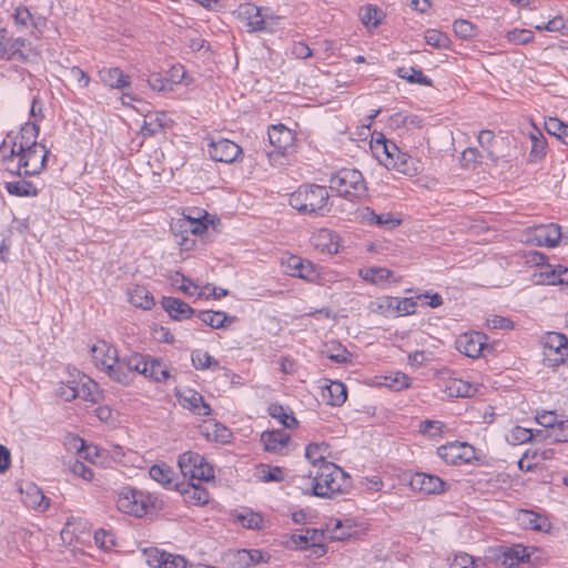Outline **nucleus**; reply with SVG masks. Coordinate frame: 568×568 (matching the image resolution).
Instances as JSON below:
<instances>
[{
	"instance_id": "1",
	"label": "nucleus",
	"mask_w": 568,
	"mask_h": 568,
	"mask_svg": "<svg viewBox=\"0 0 568 568\" xmlns=\"http://www.w3.org/2000/svg\"><path fill=\"white\" fill-rule=\"evenodd\" d=\"M310 488H304L305 494H311L321 498H333L338 494L346 493L351 487L349 476L337 465L324 463L318 465V469L313 476L310 473Z\"/></svg>"
},
{
	"instance_id": "2",
	"label": "nucleus",
	"mask_w": 568,
	"mask_h": 568,
	"mask_svg": "<svg viewBox=\"0 0 568 568\" xmlns=\"http://www.w3.org/2000/svg\"><path fill=\"white\" fill-rule=\"evenodd\" d=\"M49 153L50 151L43 143H38L14 154V158L4 156L6 170L19 176L37 175L45 168Z\"/></svg>"
},
{
	"instance_id": "3",
	"label": "nucleus",
	"mask_w": 568,
	"mask_h": 568,
	"mask_svg": "<svg viewBox=\"0 0 568 568\" xmlns=\"http://www.w3.org/2000/svg\"><path fill=\"white\" fill-rule=\"evenodd\" d=\"M329 193L323 185H301L290 196V205L301 213L324 215L331 211Z\"/></svg>"
},
{
	"instance_id": "4",
	"label": "nucleus",
	"mask_w": 568,
	"mask_h": 568,
	"mask_svg": "<svg viewBox=\"0 0 568 568\" xmlns=\"http://www.w3.org/2000/svg\"><path fill=\"white\" fill-rule=\"evenodd\" d=\"M329 187L339 196L359 202L367 194V186L362 173L355 169H342L329 179Z\"/></svg>"
},
{
	"instance_id": "5",
	"label": "nucleus",
	"mask_w": 568,
	"mask_h": 568,
	"mask_svg": "<svg viewBox=\"0 0 568 568\" xmlns=\"http://www.w3.org/2000/svg\"><path fill=\"white\" fill-rule=\"evenodd\" d=\"M116 507L121 513L143 517L151 507H154V498L132 487H122L118 491Z\"/></svg>"
},
{
	"instance_id": "6",
	"label": "nucleus",
	"mask_w": 568,
	"mask_h": 568,
	"mask_svg": "<svg viewBox=\"0 0 568 568\" xmlns=\"http://www.w3.org/2000/svg\"><path fill=\"white\" fill-rule=\"evenodd\" d=\"M140 366H143V369H145L144 355L138 353L124 357H119L118 355L116 363L109 368L106 374L119 384L130 385L139 374Z\"/></svg>"
},
{
	"instance_id": "7",
	"label": "nucleus",
	"mask_w": 568,
	"mask_h": 568,
	"mask_svg": "<svg viewBox=\"0 0 568 568\" xmlns=\"http://www.w3.org/2000/svg\"><path fill=\"white\" fill-rule=\"evenodd\" d=\"M179 467L184 477L191 480L210 481L214 479V469L205 458L193 452H185L179 457Z\"/></svg>"
},
{
	"instance_id": "8",
	"label": "nucleus",
	"mask_w": 568,
	"mask_h": 568,
	"mask_svg": "<svg viewBox=\"0 0 568 568\" xmlns=\"http://www.w3.org/2000/svg\"><path fill=\"white\" fill-rule=\"evenodd\" d=\"M544 355L551 366L562 364L568 357V337L559 332H548L542 338Z\"/></svg>"
},
{
	"instance_id": "9",
	"label": "nucleus",
	"mask_w": 568,
	"mask_h": 568,
	"mask_svg": "<svg viewBox=\"0 0 568 568\" xmlns=\"http://www.w3.org/2000/svg\"><path fill=\"white\" fill-rule=\"evenodd\" d=\"M39 125L37 123H24L20 131L16 134L9 133L7 140L3 141L2 148L6 146L7 143H10V154L14 158V154L21 153L24 149H29L36 144H38L37 139L39 135Z\"/></svg>"
},
{
	"instance_id": "10",
	"label": "nucleus",
	"mask_w": 568,
	"mask_h": 568,
	"mask_svg": "<svg viewBox=\"0 0 568 568\" xmlns=\"http://www.w3.org/2000/svg\"><path fill=\"white\" fill-rule=\"evenodd\" d=\"M239 16L244 21L247 31H271L268 27V20L274 19L267 13H263V9L252 3L241 4L239 8ZM275 19H278L276 17Z\"/></svg>"
},
{
	"instance_id": "11",
	"label": "nucleus",
	"mask_w": 568,
	"mask_h": 568,
	"mask_svg": "<svg viewBox=\"0 0 568 568\" xmlns=\"http://www.w3.org/2000/svg\"><path fill=\"white\" fill-rule=\"evenodd\" d=\"M207 152L212 160L223 163H233L242 155V148L229 139L211 140Z\"/></svg>"
},
{
	"instance_id": "12",
	"label": "nucleus",
	"mask_w": 568,
	"mask_h": 568,
	"mask_svg": "<svg viewBox=\"0 0 568 568\" xmlns=\"http://www.w3.org/2000/svg\"><path fill=\"white\" fill-rule=\"evenodd\" d=\"M487 336L485 334L474 332L462 334L456 341L457 349L467 357H479L486 347Z\"/></svg>"
},
{
	"instance_id": "13",
	"label": "nucleus",
	"mask_w": 568,
	"mask_h": 568,
	"mask_svg": "<svg viewBox=\"0 0 568 568\" xmlns=\"http://www.w3.org/2000/svg\"><path fill=\"white\" fill-rule=\"evenodd\" d=\"M409 486L423 494H442L447 489V483L435 475L416 473L412 476Z\"/></svg>"
},
{
	"instance_id": "14",
	"label": "nucleus",
	"mask_w": 568,
	"mask_h": 568,
	"mask_svg": "<svg viewBox=\"0 0 568 568\" xmlns=\"http://www.w3.org/2000/svg\"><path fill=\"white\" fill-rule=\"evenodd\" d=\"M261 442L266 452L285 455L288 452L291 435L281 429L266 430L261 434Z\"/></svg>"
},
{
	"instance_id": "15",
	"label": "nucleus",
	"mask_w": 568,
	"mask_h": 568,
	"mask_svg": "<svg viewBox=\"0 0 568 568\" xmlns=\"http://www.w3.org/2000/svg\"><path fill=\"white\" fill-rule=\"evenodd\" d=\"M179 403L183 408L200 416H209L212 413L211 406L204 402L203 396L191 388L178 393Z\"/></svg>"
},
{
	"instance_id": "16",
	"label": "nucleus",
	"mask_w": 568,
	"mask_h": 568,
	"mask_svg": "<svg viewBox=\"0 0 568 568\" xmlns=\"http://www.w3.org/2000/svg\"><path fill=\"white\" fill-rule=\"evenodd\" d=\"M534 282L542 285H564L568 293V268L561 265L552 267L547 264L545 271L539 272V274H534Z\"/></svg>"
},
{
	"instance_id": "17",
	"label": "nucleus",
	"mask_w": 568,
	"mask_h": 568,
	"mask_svg": "<svg viewBox=\"0 0 568 568\" xmlns=\"http://www.w3.org/2000/svg\"><path fill=\"white\" fill-rule=\"evenodd\" d=\"M270 143L282 154L293 148L295 135L284 124L272 125L268 129Z\"/></svg>"
},
{
	"instance_id": "18",
	"label": "nucleus",
	"mask_w": 568,
	"mask_h": 568,
	"mask_svg": "<svg viewBox=\"0 0 568 568\" xmlns=\"http://www.w3.org/2000/svg\"><path fill=\"white\" fill-rule=\"evenodd\" d=\"M311 244L320 252L327 254H336L339 243L338 236L328 229H320L311 236Z\"/></svg>"
},
{
	"instance_id": "19",
	"label": "nucleus",
	"mask_w": 568,
	"mask_h": 568,
	"mask_svg": "<svg viewBox=\"0 0 568 568\" xmlns=\"http://www.w3.org/2000/svg\"><path fill=\"white\" fill-rule=\"evenodd\" d=\"M470 448L471 447L466 443L455 442L438 447L437 454L447 464L457 465L469 460L467 450Z\"/></svg>"
},
{
	"instance_id": "20",
	"label": "nucleus",
	"mask_w": 568,
	"mask_h": 568,
	"mask_svg": "<svg viewBox=\"0 0 568 568\" xmlns=\"http://www.w3.org/2000/svg\"><path fill=\"white\" fill-rule=\"evenodd\" d=\"M387 162L385 163L387 170H396L404 175L414 176L420 171V161L400 150L393 161Z\"/></svg>"
},
{
	"instance_id": "21",
	"label": "nucleus",
	"mask_w": 568,
	"mask_h": 568,
	"mask_svg": "<svg viewBox=\"0 0 568 568\" xmlns=\"http://www.w3.org/2000/svg\"><path fill=\"white\" fill-rule=\"evenodd\" d=\"M92 358L98 367L105 372L116 363L118 351L104 341H100L91 348Z\"/></svg>"
},
{
	"instance_id": "22",
	"label": "nucleus",
	"mask_w": 568,
	"mask_h": 568,
	"mask_svg": "<svg viewBox=\"0 0 568 568\" xmlns=\"http://www.w3.org/2000/svg\"><path fill=\"white\" fill-rule=\"evenodd\" d=\"M286 273L290 276L300 277L306 281H313L316 277L314 265L302 260L300 256L291 255L285 261Z\"/></svg>"
},
{
	"instance_id": "23",
	"label": "nucleus",
	"mask_w": 568,
	"mask_h": 568,
	"mask_svg": "<svg viewBox=\"0 0 568 568\" xmlns=\"http://www.w3.org/2000/svg\"><path fill=\"white\" fill-rule=\"evenodd\" d=\"M209 219H190L189 216H180L172 221L171 230L179 232H190L192 236H202L209 229Z\"/></svg>"
},
{
	"instance_id": "24",
	"label": "nucleus",
	"mask_w": 568,
	"mask_h": 568,
	"mask_svg": "<svg viewBox=\"0 0 568 568\" xmlns=\"http://www.w3.org/2000/svg\"><path fill=\"white\" fill-rule=\"evenodd\" d=\"M23 504L32 509L45 511L50 507V500L45 497L42 490L34 484H27L21 489Z\"/></svg>"
},
{
	"instance_id": "25",
	"label": "nucleus",
	"mask_w": 568,
	"mask_h": 568,
	"mask_svg": "<svg viewBox=\"0 0 568 568\" xmlns=\"http://www.w3.org/2000/svg\"><path fill=\"white\" fill-rule=\"evenodd\" d=\"M532 236L538 246L555 247L561 237L560 226L555 223L537 226L534 230Z\"/></svg>"
},
{
	"instance_id": "26",
	"label": "nucleus",
	"mask_w": 568,
	"mask_h": 568,
	"mask_svg": "<svg viewBox=\"0 0 568 568\" xmlns=\"http://www.w3.org/2000/svg\"><path fill=\"white\" fill-rule=\"evenodd\" d=\"M176 488L184 497L185 501L202 506L209 503L210 493L201 484L187 483L176 485Z\"/></svg>"
},
{
	"instance_id": "27",
	"label": "nucleus",
	"mask_w": 568,
	"mask_h": 568,
	"mask_svg": "<svg viewBox=\"0 0 568 568\" xmlns=\"http://www.w3.org/2000/svg\"><path fill=\"white\" fill-rule=\"evenodd\" d=\"M528 557L524 546L515 545L503 550L499 562L504 568H521Z\"/></svg>"
},
{
	"instance_id": "28",
	"label": "nucleus",
	"mask_w": 568,
	"mask_h": 568,
	"mask_svg": "<svg viewBox=\"0 0 568 568\" xmlns=\"http://www.w3.org/2000/svg\"><path fill=\"white\" fill-rule=\"evenodd\" d=\"M102 82L111 89L122 90L130 87L131 80L120 68H108L99 71Z\"/></svg>"
},
{
	"instance_id": "29",
	"label": "nucleus",
	"mask_w": 568,
	"mask_h": 568,
	"mask_svg": "<svg viewBox=\"0 0 568 568\" xmlns=\"http://www.w3.org/2000/svg\"><path fill=\"white\" fill-rule=\"evenodd\" d=\"M362 217L369 224H376L386 230H393L402 224V219L392 213L377 214L369 207H365Z\"/></svg>"
},
{
	"instance_id": "30",
	"label": "nucleus",
	"mask_w": 568,
	"mask_h": 568,
	"mask_svg": "<svg viewBox=\"0 0 568 568\" xmlns=\"http://www.w3.org/2000/svg\"><path fill=\"white\" fill-rule=\"evenodd\" d=\"M516 520L525 529L544 531L547 530V528L549 527L547 518L532 510H519L517 513Z\"/></svg>"
},
{
	"instance_id": "31",
	"label": "nucleus",
	"mask_w": 568,
	"mask_h": 568,
	"mask_svg": "<svg viewBox=\"0 0 568 568\" xmlns=\"http://www.w3.org/2000/svg\"><path fill=\"white\" fill-rule=\"evenodd\" d=\"M476 392L475 385L459 378H448L444 385V393L448 397H471Z\"/></svg>"
},
{
	"instance_id": "32",
	"label": "nucleus",
	"mask_w": 568,
	"mask_h": 568,
	"mask_svg": "<svg viewBox=\"0 0 568 568\" xmlns=\"http://www.w3.org/2000/svg\"><path fill=\"white\" fill-rule=\"evenodd\" d=\"M162 306L173 320L189 318L194 313L187 303L175 297H163Z\"/></svg>"
},
{
	"instance_id": "33",
	"label": "nucleus",
	"mask_w": 568,
	"mask_h": 568,
	"mask_svg": "<svg viewBox=\"0 0 568 568\" xmlns=\"http://www.w3.org/2000/svg\"><path fill=\"white\" fill-rule=\"evenodd\" d=\"M323 398L332 406H341L347 398V388L339 381H329L324 386Z\"/></svg>"
},
{
	"instance_id": "34",
	"label": "nucleus",
	"mask_w": 568,
	"mask_h": 568,
	"mask_svg": "<svg viewBox=\"0 0 568 568\" xmlns=\"http://www.w3.org/2000/svg\"><path fill=\"white\" fill-rule=\"evenodd\" d=\"M145 357V369L143 366H140V375H143L146 378L153 379L155 382H165L169 377V371L163 365L162 362L151 358L150 356Z\"/></svg>"
},
{
	"instance_id": "35",
	"label": "nucleus",
	"mask_w": 568,
	"mask_h": 568,
	"mask_svg": "<svg viewBox=\"0 0 568 568\" xmlns=\"http://www.w3.org/2000/svg\"><path fill=\"white\" fill-rule=\"evenodd\" d=\"M359 276L371 284L384 286L394 277V272L386 267H366L359 270Z\"/></svg>"
},
{
	"instance_id": "36",
	"label": "nucleus",
	"mask_w": 568,
	"mask_h": 568,
	"mask_svg": "<svg viewBox=\"0 0 568 568\" xmlns=\"http://www.w3.org/2000/svg\"><path fill=\"white\" fill-rule=\"evenodd\" d=\"M324 532L318 529H306L304 532L294 534L292 536L293 544L301 548L306 549L308 547H321L323 548L322 540Z\"/></svg>"
},
{
	"instance_id": "37",
	"label": "nucleus",
	"mask_w": 568,
	"mask_h": 568,
	"mask_svg": "<svg viewBox=\"0 0 568 568\" xmlns=\"http://www.w3.org/2000/svg\"><path fill=\"white\" fill-rule=\"evenodd\" d=\"M381 308H395L400 315H410L416 312L417 303L413 298L386 297Z\"/></svg>"
},
{
	"instance_id": "38",
	"label": "nucleus",
	"mask_w": 568,
	"mask_h": 568,
	"mask_svg": "<svg viewBox=\"0 0 568 568\" xmlns=\"http://www.w3.org/2000/svg\"><path fill=\"white\" fill-rule=\"evenodd\" d=\"M129 301L135 307L150 310L154 305V298L151 293L144 287L136 285L129 291Z\"/></svg>"
},
{
	"instance_id": "39",
	"label": "nucleus",
	"mask_w": 568,
	"mask_h": 568,
	"mask_svg": "<svg viewBox=\"0 0 568 568\" xmlns=\"http://www.w3.org/2000/svg\"><path fill=\"white\" fill-rule=\"evenodd\" d=\"M166 114L162 113H149L144 116L141 133L144 136H151L159 133L165 125Z\"/></svg>"
},
{
	"instance_id": "40",
	"label": "nucleus",
	"mask_w": 568,
	"mask_h": 568,
	"mask_svg": "<svg viewBox=\"0 0 568 568\" xmlns=\"http://www.w3.org/2000/svg\"><path fill=\"white\" fill-rule=\"evenodd\" d=\"M4 187L9 194L16 196H36L38 194L37 186L26 180L7 182Z\"/></svg>"
},
{
	"instance_id": "41",
	"label": "nucleus",
	"mask_w": 568,
	"mask_h": 568,
	"mask_svg": "<svg viewBox=\"0 0 568 568\" xmlns=\"http://www.w3.org/2000/svg\"><path fill=\"white\" fill-rule=\"evenodd\" d=\"M79 397L88 402L98 403L103 396L99 385L89 377H84L79 385Z\"/></svg>"
},
{
	"instance_id": "42",
	"label": "nucleus",
	"mask_w": 568,
	"mask_h": 568,
	"mask_svg": "<svg viewBox=\"0 0 568 568\" xmlns=\"http://www.w3.org/2000/svg\"><path fill=\"white\" fill-rule=\"evenodd\" d=\"M328 454V445L326 443H312L305 449V457L313 466L324 464Z\"/></svg>"
},
{
	"instance_id": "43",
	"label": "nucleus",
	"mask_w": 568,
	"mask_h": 568,
	"mask_svg": "<svg viewBox=\"0 0 568 568\" xmlns=\"http://www.w3.org/2000/svg\"><path fill=\"white\" fill-rule=\"evenodd\" d=\"M396 73L400 79L407 80L409 83H417L427 87L432 85V80L419 69L402 67L397 69Z\"/></svg>"
},
{
	"instance_id": "44",
	"label": "nucleus",
	"mask_w": 568,
	"mask_h": 568,
	"mask_svg": "<svg viewBox=\"0 0 568 568\" xmlns=\"http://www.w3.org/2000/svg\"><path fill=\"white\" fill-rule=\"evenodd\" d=\"M191 361L195 369L204 371L207 368H219V362L207 352L196 349L191 355Z\"/></svg>"
},
{
	"instance_id": "45",
	"label": "nucleus",
	"mask_w": 568,
	"mask_h": 568,
	"mask_svg": "<svg viewBox=\"0 0 568 568\" xmlns=\"http://www.w3.org/2000/svg\"><path fill=\"white\" fill-rule=\"evenodd\" d=\"M150 477L164 487H171L173 483V471L165 465H153L149 470Z\"/></svg>"
},
{
	"instance_id": "46",
	"label": "nucleus",
	"mask_w": 568,
	"mask_h": 568,
	"mask_svg": "<svg viewBox=\"0 0 568 568\" xmlns=\"http://www.w3.org/2000/svg\"><path fill=\"white\" fill-rule=\"evenodd\" d=\"M204 435L210 440L226 443L231 433L225 426L219 423H209L204 426Z\"/></svg>"
},
{
	"instance_id": "47",
	"label": "nucleus",
	"mask_w": 568,
	"mask_h": 568,
	"mask_svg": "<svg viewBox=\"0 0 568 568\" xmlns=\"http://www.w3.org/2000/svg\"><path fill=\"white\" fill-rule=\"evenodd\" d=\"M268 413L273 418H276L286 428H294L297 425V420L293 416L292 412H287L281 405L270 406Z\"/></svg>"
},
{
	"instance_id": "48",
	"label": "nucleus",
	"mask_w": 568,
	"mask_h": 568,
	"mask_svg": "<svg viewBox=\"0 0 568 568\" xmlns=\"http://www.w3.org/2000/svg\"><path fill=\"white\" fill-rule=\"evenodd\" d=\"M545 126L549 134L557 136L565 144H568V124L557 118H549L546 120Z\"/></svg>"
},
{
	"instance_id": "49",
	"label": "nucleus",
	"mask_w": 568,
	"mask_h": 568,
	"mask_svg": "<svg viewBox=\"0 0 568 568\" xmlns=\"http://www.w3.org/2000/svg\"><path fill=\"white\" fill-rule=\"evenodd\" d=\"M197 317L206 325L213 328H221L224 326L227 315L224 312L201 311Z\"/></svg>"
},
{
	"instance_id": "50",
	"label": "nucleus",
	"mask_w": 568,
	"mask_h": 568,
	"mask_svg": "<svg viewBox=\"0 0 568 568\" xmlns=\"http://www.w3.org/2000/svg\"><path fill=\"white\" fill-rule=\"evenodd\" d=\"M424 38L426 43L434 48L446 49L449 45L448 36L436 29L426 30Z\"/></svg>"
},
{
	"instance_id": "51",
	"label": "nucleus",
	"mask_w": 568,
	"mask_h": 568,
	"mask_svg": "<svg viewBox=\"0 0 568 568\" xmlns=\"http://www.w3.org/2000/svg\"><path fill=\"white\" fill-rule=\"evenodd\" d=\"M409 383L410 378L402 372H396L384 378V385L396 392L409 387Z\"/></svg>"
},
{
	"instance_id": "52",
	"label": "nucleus",
	"mask_w": 568,
	"mask_h": 568,
	"mask_svg": "<svg viewBox=\"0 0 568 568\" xmlns=\"http://www.w3.org/2000/svg\"><path fill=\"white\" fill-rule=\"evenodd\" d=\"M455 34L462 39H470L477 34V28L465 19L455 20L453 24Z\"/></svg>"
},
{
	"instance_id": "53",
	"label": "nucleus",
	"mask_w": 568,
	"mask_h": 568,
	"mask_svg": "<svg viewBox=\"0 0 568 568\" xmlns=\"http://www.w3.org/2000/svg\"><path fill=\"white\" fill-rule=\"evenodd\" d=\"M532 438V432L531 429L516 426L514 427L510 433L507 435L506 439L511 445H521L525 444Z\"/></svg>"
},
{
	"instance_id": "54",
	"label": "nucleus",
	"mask_w": 568,
	"mask_h": 568,
	"mask_svg": "<svg viewBox=\"0 0 568 568\" xmlns=\"http://www.w3.org/2000/svg\"><path fill=\"white\" fill-rule=\"evenodd\" d=\"M69 444L85 459L93 460V457L98 456L97 447L87 446L85 442L80 437H72Z\"/></svg>"
},
{
	"instance_id": "55",
	"label": "nucleus",
	"mask_w": 568,
	"mask_h": 568,
	"mask_svg": "<svg viewBox=\"0 0 568 568\" xmlns=\"http://www.w3.org/2000/svg\"><path fill=\"white\" fill-rule=\"evenodd\" d=\"M531 150L529 153V162L535 163L541 160L545 156L546 141L540 135L531 134Z\"/></svg>"
},
{
	"instance_id": "56",
	"label": "nucleus",
	"mask_w": 568,
	"mask_h": 568,
	"mask_svg": "<svg viewBox=\"0 0 568 568\" xmlns=\"http://www.w3.org/2000/svg\"><path fill=\"white\" fill-rule=\"evenodd\" d=\"M144 555L146 562L154 568H162L163 565H166L165 558H169L166 551L158 548L145 549Z\"/></svg>"
},
{
	"instance_id": "57",
	"label": "nucleus",
	"mask_w": 568,
	"mask_h": 568,
	"mask_svg": "<svg viewBox=\"0 0 568 568\" xmlns=\"http://www.w3.org/2000/svg\"><path fill=\"white\" fill-rule=\"evenodd\" d=\"M399 151L398 146L392 142H382V146L379 148L378 154H375L381 164L385 166L387 161H393L396 156V153Z\"/></svg>"
},
{
	"instance_id": "58",
	"label": "nucleus",
	"mask_w": 568,
	"mask_h": 568,
	"mask_svg": "<svg viewBox=\"0 0 568 568\" xmlns=\"http://www.w3.org/2000/svg\"><path fill=\"white\" fill-rule=\"evenodd\" d=\"M327 357L338 364L351 362L352 354L342 345H333L327 349Z\"/></svg>"
},
{
	"instance_id": "59",
	"label": "nucleus",
	"mask_w": 568,
	"mask_h": 568,
	"mask_svg": "<svg viewBox=\"0 0 568 568\" xmlns=\"http://www.w3.org/2000/svg\"><path fill=\"white\" fill-rule=\"evenodd\" d=\"M506 38L515 44H527L534 40V33L526 29H514L507 32Z\"/></svg>"
},
{
	"instance_id": "60",
	"label": "nucleus",
	"mask_w": 568,
	"mask_h": 568,
	"mask_svg": "<svg viewBox=\"0 0 568 568\" xmlns=\"http://www.w3.org/2000/svg\"><path fill=\"white\" fill-rule=\"evenodd\" d=\"M237 521L245 528L260 529L262 527L263 518L261 515L250 511L246 514H240L237 516Z\"/></svg>"
},
{
	"instance_id": "61",
	"label": "nucleus",
	"mask_w": 568,
	"mask_h": 568,
	"mask_svg": "<svg viewBox=\"0 0 568 568\" xmlns=\"http://www.w3.org/2000/svg\"><path fill=\"white\" fill-rule=\"evenodd\" d=\"M175 243L185 251L192 250L195 245L194 236L191 235L190 232H179L176 230H171Z\"/></svg>"
},
{
	"instance_id": "62",
	"label": "nucleus",
	"mask_w": 568,
	"mask_h": 568,
	"mask_svg": "<svg viewBox=\"0 0 568 568\" xmlns=\"http://www.w3.org/2000/svg\"><path fill=\"white\" fill-rule=\"evenodd\" d=\"M450 568H477V560L466 552L458 554L452 560Z\"/></svg>"
},
{
	"instance_id": "63",
	"label": "nucleus",
	"mask_w": 568,
	"mask_h": 568,
	"mask_svg": "<svg viewBox=\"0 0 568 568\" xmlns=\"http://www.w3.org/2000/svg\"><path fill=\"white\" fill-rule=\"evenodd\" d=\"M70 470L73 475L81 477L87 481L93 479V470L80 460H75L70 465Z\"/></svg>"
},
{
	"instance_id": "64",
	"label": "nucleus",
	"mask_w": 568,
	"mask_h": 568,
	"mask_svg": "<svg viewBox=\"0 0 568 568\" xmlns=\"http://www.w3.org/2000/svg\"><path fill=\"white\" fill-rule=\"evenodd\" d=\"M550 436L558 443L568 442V419L559 420Z\"/></svg>"
}]
</instances>
